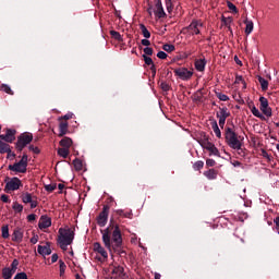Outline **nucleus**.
Returning <instances> with one entry per match:
<instances>
[{
  "instance_id": "44",
  "label": "nucleus",
  "mask_w": 279,
  "mask_h": 279,
  "mask_svg": "<svg viewBox=\"0 0 279 279\" xmlns=\"http://www.w3.org/2000/svg\"><path fill=\"white\" fill-rule=\"evenodd\" d=\"M142 58L144 59V62L147 64V66L154 65V60L150 57L143 54Z\"/></svg>"
},
{
  "instance_id": "60",
  "label": "nucleus",
  "mask_w": 279,
  "mask_h": 279,
  "mask_svg": "<svg viewBox=\"0 0 279 279\" xmlns=\"http://www.w3.org/2000/svg\"><path fill=\"white\" fill-rule=\"evenodd\" d=\"M7 158H9L10 160H14V158H16V154L11 150V153L8 154Z\"/></svg>"
},
{
  "instance_id": "12",
  "label": "nucleus",
  "mask_w": 279,
  "mask_h": 279,
  "mask_svg": "<svg viewBox=\"0 0 279 279\" xmlns=\"http://www.w3.org/2000/svg\"><path fill=\"white\" fill-rule=\"evenodd\" d=\"M201 145L203 149H207L210 153L209 156H219V149L215 144L208 142V140L203 141Z\"/></svg>"
},
{
  "instance_id": "19",
  "label": "nucleus",
  "mask_w": 279,
  "mask_h": 279,
  "mask_svg": "<svg viewBox=\"0 0 279 279\" xmlns=\"http://www.w3.org/2000/svg\"><path fill=\"white\" fill-rule=\"evenodd\" d=\"M37 252L38 254H40V256H49L51 255V245L49 244V242H47L45 246L38 245Z\"/></svg>"
},
{
  "instance_id": "18",
  "label": "nucleus",
  "mask_w": 279,
  "mask_h": 279,
  "mask_svg": "<svg viewBox=\"0 0 279 279\" xmlns=\"http://www.w3.org/2000/svg\"><path fill=\"white\" fill-rule=\"evenodd\" d=\"M206 64H207V61L205 58L196 59L194 62V66L196 71H198L199 73H204V71H206Z\"/></svg>"
},
{
  "instance_id": "50",
  "label": "nucleus",
  "mask_w": 279,
  "mask_h": 279,
  "mask_svg": "<svg viewBox=\"0 0 279 279\" xmlns=\"http://www.w3.org/2000/svg\"><path fill=\"white\" fill-rule=\"evenodd\" d=\"M46 191L48 193H53V190L57 189V185L56 184H48L45 186Z\"/></svg>"
},
{
  "instance_id": "52",
  "label": "nucleus",
  "mask_w": 279,
  "mask_h": 279,
  "mask_svg": "<svg viewBox=\"0 0 279 279\" xmlns=\"http://www.w3.org/2000/svg\"><path fill=\"white\" fill-rule=\"evenodd\" d=\"M14 279H27V274L25 272L16 274Z\"/></svg>"
},
{
  "instance_id": "34",
  "label": "nucleus",
  "mask_w": 279,
  "mask_h": 279,
  "mask_svg": "<svg viewBox=\"0 0 279 279\" xmlns=\"http://www.w3.org/2000/svg\"><path fill=\"white\" fill-rule=\"evenodd\" d=\"M1 232L2 239H10V227L8 225L2 226Z\"/></svg>"
},
{
  "instance_id": "6",
  "label": "nucleus",
  "mask_w": 279,
  "mask_h": 279,
  "mask_svg": "<svg viewBox=\"0 0 279 279\" xmlns=\"http://www.w3.org/2000/svg\"><path fill=\"white\" fill-rule=\"evenodd\" d=\"M34 141V135L32 133H22L17 136V141L15 143L16 151H23L27 145H29Z\"/></svg>"
},
{
  "instance_id": "11",
  "label": "nucleus",
  "mask_w": 279,
  "mask_h": 279,
  "mask_svg": "<svg viewBox=\"0 0 279 279\" xmlns=\"http://www.w3.org/2000/svg\"><path fill=\"white\" fill-rule=\"evenodd\" d=\"M0 138L4 141V143H14V141H16V130L7 129L5 134H1Z\"/></svg>"
},
{
  "instance_id": "23",
  "label": "nucleus",
  "mask_w": 279,
  "mask_h": 279,
  "mask_svg": "<svg viewBox=\"0 0 279 279\" xmlns=\"http://www.w3.org/2000/svg\"><path fill=\"white\" fill-rule=\"evenodd\" d=\"M248 108L254 117H257V119H262V121H265V116L260 113V111L256 108V106L253 105V102L248 106Z\"/></svg>"
},
{
  "instance_id": "4",
  "label": "nucleus",
  "mask_w": 279,
  "mask_h": 279,
  "mask_svg": "<svg viewBox=\"0 0 279 279\" xmlns=\"http://www.w3.org/2000/svg\"><path fill=\"white\" fill-rule=\"evenodd\" d=\"M27 165H29V156L27 153H23V156L19 162L9 165V171H14V173H27Z\"/></svg>"
},
{
  "instance_id": "5",
  "label": "nucleus",
  "mask_w": 279,
  "mask_h": 279,
  "mask_svg": "<svg viewBox=\"0 0 279 279\" xmlns=\"http://www.w3.org/2000/svg\"><path fill=\"white\" fill-rule=\"evenodd\" d=\"M4 192L5 193H14V191H19V189L23 187V181L19 179V177H5L4 179Z\"/></svg>"
},
{
  "instance_id": "47",
  "label": "nucleus",
  "mask_w": 279,
  "mask_h": 279,
  "mask_svg": "<svg viewBox=\"0 0 279 279\" xmlns=\"http://www.w3.org/2000/svg\"><path fill=\"white\" fill-rule=\"evenodd\" d=\"M28 150L33 151V154H36V155L40 154V148H38V146L29 145Z\"/></svg>"
},
{
  "instance_id": "36",
  "label": "nucleus",
  "mask_w": 279,
  "mask_h": 279,
  "mask_svg": "<svg viewBox=\"0 0 279 279\" xmlns=\"http://www.w3.org/2000/svg\"><path fill=\"white\" fill-rule=\"evenodd\" d=\"M110 36H112L114 40H118L119 43H123V36H121V33L117 31H110Z\"/></svg>"
},
{
  "instance_id": "29",
  "label": "nucleus",
  "mask_w": 279,
  "mask_h": 279,
  "mask_svg": "<svg viewBox=\"0 0 279 279\" xmlns=\"http://www.w3.org/2000/svg\"><path fill=\"white\" fill-rule=\"evenodd\" d=\"M211 130H214L215 135L217 138H221V130L219 129V124H217V120L211 122Z\"/></svg>"
},
{
  "instance_id": "53",
  "label": "nucleus",
  "mask_w": 279,
  "mask_h": 279,
  "mask_svg": "<svg viewBox=\"0 0 279 279\" xmlns=\"http://www.w3.org/2000/svg\"><path fill=\"white\" fill-rule=\"evenodd\" d=\"M215 165H217V161H215V159L206 160V167H215Z\"/></svg>"
},
{
  "instance_id": "51",
  "label": "nucleus",
  "mask_w": 279,
  "mask_h": 279,
  "mask_svg": "<svg viewBox=\"0 0 279 279\" xmlns=\"http://www.w3.org/2000/svg\"><path fill=\"white\" fill-rule=\"evenodd\" d=\"M157 58H159V60H167V52L165 51H159L157 53Z\"/></svg>"
},
{
  "instance_id": "35",
  "label": "nucleus",
  "mask_w": 279,
  "mask_h": 279,
  "mask_svg": "<svg viewBox=\"0 0 279 279\" xmlns=\"http://www.w3.org/2000/svg\"><path fill=\"white\" fill-rule=\"evenodd\" d=\"M69 154H71V150L69 148H59L58 155L61 156V158H69Z\"/></svg>"
},
{
  "instance_id": "28",
  "label": "nucleus",
  "mask_w": 279,
  "mask_h": 279,
  "mask_svg": "<svg viewBox=\"0 0 279 279\" xmlns=\"http://www.w3.org/2000/svg\"><path fill=\"white\" fill-rule=\"evenodd\" d=\"M244 24L246 25L245 34H246V36H250V34H252V32H254V22H252L250 20H245Z\"/></svg>"
},
{
  "instance_id": "45",
  "label": "nucleus",
  "mask_w": 279,
  "mask_h": 279,
  "mask_svg": "<svg viewBox=\"0 0 279 279\" xmlns=\"http://www.w3.org/2000/svg\"><path fill=\"white\" fill-rule=\"evenodd\" d=\"M259 104H260V109L262 108H267L268 106H269V100H267V98H265V97H260L259 98Z\"/></svg>"
},
{
  "instance_id": "54",
  "label": "nucleus",
  "mask_w": 279,
  "mask_h": 279,
  "mask_svg": "<svg viewBox=\"0 0 279 279\" xmlns=\"http://www.w3.org/2000/svg\"><path fill=\"white\" fill-rule=\"evenodd\" d=\"M70 119H73V113H66L62 118H60V121H69Z\"/></svg>"
},
{
  "instance_id": "33",
  "label": "nucleus",
  "mask_w": 279,
  "mask_h": 279,
  "mask_svg": "<svg viewBox=\"0 0 279 279\" xmlns=\"http://www.w3.org/2000/svg\"><path fill=\"white\" fill-rule=\"evenodd\" d=\"M0 90H2V93H7V95H14V90H12L8 84H1Z\"/></svg>"
},
{
  "instance_id": "43",
  "label": "nucleus",
  "mask_w": 279,
  "mask_h": 279,
  "mask_svg": "<svg viewBox=\"0 0 279 279\" xmlns=\"http://www.w3.org/2000/svg\"><path fill=\"white\" fill-rule=\"evenodd\" d=\"M160 88L165 93H169V90H171V85H169V83H167V82H161L160 83Z\"/></svg>"
},
{
  "instance_id": "56",
  "label": "nucleus",
  "mask_w": 279,
  "mask_h": 279,
  "mask_svg": "<svg viewBox=\"0 0 279 279\" xmlns=\"http://www.w3.org/2000/svg\"><path fill=\"white\" fill-rule=\"evenodd\" d=\"M36 215L35 214H31L27 216V221H36Z\"/></svg>"
},
{
  "instance_id": "39",
  "label": "nucleus",
  "mask_w": 279,
  "mask_h": 279,
  "mask_svg": "<svg viewBox=\"0 0 279 279\" xmlns=\"http://www.w3.org/2000/svg\"><path fill=\"white\" fill-rule=\"evenodd\" d=\"M227 8L233 13L239 14V9L231 1H227Z\"/></svg>"
},
{
  "instance_id": "26",
  "label": "nucleus",
  "mask_w": 279,
  "mask_h": 279,
  "mask_svg": "<svg viewBox=\"0 0 279 279\" xmlns=\"http://www.w3.org/2000/svg\"><path fill=\"white\" fill-rule=\"evenodd\" d=\"M34 195H32V193L29 192H23L21 195V199L23 202V204H29L33 199H34Z\"/></svg>"
},
{
  "instance_id": "24",
  "label": "nucleus",
  "mask_w": 279,
  "mask_h": 279,
  "mask_svg": "<svg viewBox=\"0 0 279 279\" xmlns=\"http://www.w3.org/2000/svg\"><path fill=\"white\" fill-rule=\"evenodd\" d=\"M204 175L205 178H207V180H217V175H219V172L215 169H209L204 172Z\"/></svg>"
},
{
  "instance_id": "13",
  "label": "nucleus",
  "mask_w": 279,
  "mask_h": 279,
  "mask_svg": "<svg viewBox=\"0 0 279 279\" xmlns=\"http://www.w3.org/2000/svg\"><path fill=\"white\" fill-rule=\"evenodd\" d=\"M125 278V268L123 266H116L111 271V279H123Z\"/></svg>"
},
{
  "instance_id": "48",
  "label": "nucleus",
  "mask_w": 279,
  "mask_h": 279,
  "mask_svg": "<svg viewBox=\"0 0 279 279\" xmlns=\"http://www.w3.org/2000/svg\"><path fill=\"white\" fill-rule=\"evenodd\" d=\"M260 110H262L263 114H265V117H271V109L269 106L266 108H262Z\"/></svg>"
},
{
  "instance_id": "63",
  "label": "nucleus",
  "mask_w": 279,
  "mask_h": 279,
  "mask_svg": "<svg viewBox=\"0 0 279 279\" xmlns=\"http://www.w3.org/2000/svg\"><path fill=\"white\" fill-rule=\"evenodd\" d=\"M51 263H58V254H52L51 256Z\"/></svg>"
},
{
  "instance_id": "46",
  "label": "nucleus",
  "mask_w": 279,
  "mask_h": 279,
  "mask_svg": "<svg viewBox=\"0 0 279 279\" xmlns=\"http://www.w3.org/2000/svg\"><path fill=\"white\" fill-rule=\"evenodd\" d=\"M218 99H220V101H229L230 97H228V95L222 94V93H218L217 94Z\"/></svg>"
},
{
  "instance_id": "17",
  "label": "nucleus",
  "mask_w": 279,
  "mask_h": 279,
  "mask_svg": "<svg viewBox=\"0 0 279 279\" xmlns=\"http://www.w3.org/2000/svg\"><path fill=\"white\" fill-rule=\"evenodd\" d=\"M12 241L14 243H22L23 242V229L22 228H15L12 234Z\"/></svg>"
},
{
  "instance_id": "31",
  "label": "nucleus",
  "mask_w": 279,
  "mask_h": 279,
  "mask_svg": "<svg viewBox=\"0 0 279 279\" xmlns=\"http://www.w3.org/2000/svg\"><path fill=\"white\" fill-rule=\"evenodd\" d=\"M73 165H74L75 171H82V169H84V162H82V159L80 158H75L73 160Z\"/></svg>"
},
{
  "instance_id": "59",
  "label": "nucleus",
  "mask_w": 279,
  "mask_h": 279,
  "mask_svg": "<svg viewBox=\"0 0 279 279\" xmlns=\"http://www.w3.org/2000/svg\"><path fill=\"white\" fill-rule=\"evenodd\" d=\"M29 204H31V208H36L38 206V201L33 198Z\"/></svg>"
},
{
  "instance_id": "41",
  "label": "nucleus",
  "mask_w": 279,
  "mask_h": 279,
  "mask_svg": "<svg viewBox=\"0 0 279 279\" xmlns=\"http://www.w3.org/2000/svg\"><path fill=\"white\" fill-rule=\"evenodd\" d=\"M194 171H202L204 169V161L198 160L193 165Z\"/></svg>"
},
{
  "instance_id": "7",
  "label": "nucleus",
  "mask_w": 279,
  "mask_h": 279,
  "mask_svg": "<svg viewBox=\"0 0 279 279\" xmlns=\"http://www.w3.org/2000/svg\"><path fill=\"white\" fill-rule=\"evenodd\" d=\"M174 75L183 82H189L193 77V71L186 68H178L173 70Z\"/></svg>"
},
{
  "instance_id": "22",
  "label": "nucleus",
  "mask_w": 279,
  "mask_h": 279,
  "mask_svg": "<svg viewBox=\"0 0 279 279\" xmlns=\"http://www.w3.org/2000/svg\"><path fill=\"white\" fill-rule=\"evenodd\" d=\"M66 132H69V122L61 121L59 124V137L62 138V136L66 135Z\"/></svg>"
},
{
  "instance_id": "49",
  "label": "nucleus",
  "mask_w": 279,
  "mask_h": 279,
  "mask_svg": "<svg viewBox=\"0 0 279 279\" xmlns=\"http://www.w3.org/2000/svg\"><path fill=\"white\" fill-rule=\"evenodd\" d=\"M144 56H154V48H150V47L144 48Z\"/></svg>"
},
{
  "instance_id": "61",
  "label": "nucleus",
  "mask_w": 279,
  "mask_h": 279,
  "mask_svg": "<svg viewBox=\"0 0 279 279\" xmlns=\"http://www.w3.org/2000/svg\"><path fill=\"white\" fill-rule=\"evenodd\" d=\"M31 243H33V245H36V243H38V235H34L33 238H31Z\"/></svg>"
},
{
  "instance_id": "1",
  "label": "nucleus",
  "mask_w": 279,
  "mask_h": 279,
  "mask_svg": "<svg viewBox=\"0 0 279 279\" xmlns=\"http://www.w3.org/2000/svg\"><path fill=\"white\" fill-rule=\"evenodd\" d=\"M100 232L102 234V243L110 254L116 252V254H119L120 256H125V251L121 248V245H123L121 228L119 227V223L114 222V219H111L108 228Z\"/></svg>"
},
{
  "instance_id": "15",
  "label": "nucleus",
  "mask_w": 279,
  "mask_h": 279,
  "mask_svg": "<svg viewBox=\"0 0 279 279\" xmlns=\"http://www.w3.org/2000/svg\"><path fill=\"white\" fill-rule=\"evenodd\" d=\"M155 15L157 19H165V16H167V13L165 12V9L162 8V1L161 0H157L155 3Z\"/></svg>"
},
{
  "instance_id": "14",
  "label": "nucleus",
  "mask_w": 279,
  "mask_h": 279,
  "mask_svg": "<svg viewBox=\"0 0 279 279\" xmlns=\"http://www.w3.org/2000/svg\"><path fill=\"white\" fill-rule=\"evenodd\" d=\"M204 23L202 21L193 20L191 24L187 26L189 32H192V34L199 35V27H202Z\"/></svg>"
},
{
  "instance_id": "62",
  "label": "nucleus",
  "mask_w": 279,
  "mask_h": 279,
  "mask_svg": "<svg viewBox=\"0 0 279 279\" xmlns=\"http://www.w3.org/2000/svg\"><path fill=\"white\" fill-rule=\"evenodd\" d=\"M274 223L276 225V230H279V216H277V217L274 219Z\"/></svg>"
},
{
  "instance_id": "8",
  "label": "nucleus",
  "mask_w": 279,
  "mask_h": 279,
  "mask_svg": "<svg viewBox=\"0 0 279 279\" xmlns=\"http://www.w3.org/2000/svg\"><path fill=\"white\" fill-rule=\"evenodd\" d=\"M16 269H19V259H13V262L11 263V267H4L2 269V278L12 279V276L16 274Z\"/></svg>"
},
{
  "instance_id": "42",
  "label": "nucleus",
  "mask_w": 279,
  "mask_h": 279,
  "mask_svg": "<svg viewBox=\"0 0 279 279\" xmlns=\"http://www.w3.org/2000/svg\"><path fill=\"white\" fill-rule=\"evenodd\" d=\"M12 208L15 213H23V205L19 204V202H14Z\"/></svg>"
},
{
  "instance_id": "9",
  "label": "nucleus",
  "mask_w": 279,
  "mask_h": 279,
  "mask_svg": "<svg viewBox=\"0 0 279 279\" xmlns=\"http://www.w3.org/2000/svg\"><path fill=\"white\" fill-rule=\"evenodd\" d=\"M109 215H110V206L104 205L101 213L97 217V223L100 228L106 227V223H108Z\"/></svg>"
},
{
  "instance_id": "16",
  "label": "nucleus",
  "mask_w": 279,
  "mask_h": 279,
  "mask_svg": "<svg viewBox=\"0 0 279 279\" xmlns=\"http://www.w3.org/2000/svg\"><path fill=\"white\" fill-rule=\"evenodd\" d=\"M38 227L40 230H47V228H51V218L48 216H41Z\"/></svg>"
},
{
  "instance_id": "20",
  "label": "nucleus",
  "mask_w": 279,
  "mask_h": 279,
  "mask_svg": "<svg viewBox=\"0 0 279 279\" xmlns=\"http://www.w3.org/2000/svg\"><path fill=\"white\" fill-rule=\"evenodd\" d=\"M94 252L100 254L102 258H108V252L106 251V248H104V246H101V243L99 242L94 243Z\"/></svg>"
},
{
  "instance_id": "30",
  "label": "nucleus",
  "mask_w": 279,
  "mask_h": 279,
  "mask_svg": "<svg viewBox=\"0 0 279 279\" xmlns=\"http://www.w3.org/2000/svg\"><path fill=\"white\" fill-rule=\"evenodd\" d=\"M233 21L234 20L232 17L222 16L221 23L222 25L228 27L229 32H232V27H230V25H232Z\"/></svg>"
},
{
  "instance_id": "37",
  "label": "nucleus",
  "mask_w": 279,
  "mask_h": 279,
  "mask_svg": "<svg viewBox=\"0 0 279 279\" xmlns=\"http://www.w3.org/2000/svg\"><path fill=\"white\" fill-rule=\"evenodd\" d=\"M258 82L262 86V90H267V88H269V82H267V80L263 78L262 76H258Z\"/></svg>"
},
{
  "instance_id": "21",
  "label": "nucleus",
  "mask_w": 279,
  "mask_h": 279,
  "mask_svg": "<svg viewBox=\"0 0 279 279\" xmlns=\"http://www.w3.org/2000/svg\"><path fill=\"white\" fill-rule=\"evenodd\" d=\"M114 213L118 217H123L124 219H132V217H134L132 209H129V210L117 209Z\"/></svg>"
},
{
  "instance_id": "10",
  "label": "nucleus",
  "mask_w": 279,
  "mask_h": 279,
  "mask_svg": "<svg viewBox=\"0 0 279 279\" xmlns=\"http://www.w3.org/2000/svg\"><path fill=\"white\" fill-rule=\"evenodd\" d=\"M217 119H219V125L221 130L226 126V119L230 117V110H228V107H219V111L216 113Z\"/></svg>"
},
{
  "instance_id": "32",
  "label": "nucleus",
  "mask_w": 279,
  "mask_h": 279,
  "mask_svg": "<svg viewBox=\"0 0 279 279\" xmlns=\"http://www.w3.org/2000/svg\"><path fill=\"white\" fill-rule=\"evenodd\" d=\"M140 29H141L144 38H151V33H149V31L147 29V26H145V24H140Z\"/></svg>"
},
{
  "instance_id": "2",
  "label": "nucleus",
  "mask_w": 279,
  "mask_h": 279,
  "mask_svg": "<svg viewBox=\"0 0 279 279\" xmlns=\"http://www.w3.org/2000/svg\"><path fill=\"white\" fill-rule=\"evenodd\" d=\"M75 239V231L71 228H60L59 229V236L57 239L58 245L66 252L69 245L73 244Z\"/></svg>"
},
{
  "instance_id": "3",
  "label": "nucleus",
  "mask_w": 279,
  "mask_h": 279,
  "mask_svg": "<svg viewBox=\"0 0 279 279\" xmlns=\"http://www.w3.org/2000/svg\"><path fill=\"white\" fill-rule=\"evenodd\" d=\"M225 141L231 149H235L236 151L241 150L243 147L241 140H239V134L230 126L225 129Z\"/></svg>"
},
{
  "instance_id": "57",
  "label": "nucleus",
  "mask_w": 279,
  "mask_h": 279,
  "mask_svg": "<svg viewBox=\"0 0 279 279\" xmlns=\"http://www.w3.org/2000/svg\"><path fill=\"white\" fill-rule=\"evenodd\" d=\"M244 83L245 81L243 80V76H241V75H236L235 76V84H239V83Z\"/></svg>"
},
{
  "instance_id": "58",
  "label": "nucleus",
  "mask_w": 279,
  "mask_h": 279,
  "mask_svg": "<svg viewBox=\"0 0 279 279\" xmlns=\"http://www.w3.org/2000/svg\"><path fill=\"white\" fill-rule=\"evenodd\" d=\"M142 45L144 47H149V45H151V41H149L148 39H142Z\"/></svg>"
},
{
  "instance_id": "38",
  "label": "nucleus",
  "mask_w": 279,
  "mask_h": 279,
  "mask_svg": "<svg viewBox=\"0 0 279 279\" xmlns=\"http://www.w3.org/2000/svg\"><path fill=\"white\" fill-rule=\"evenodd\" d=\"M59 271H60V277L64 276V272L66 271V264H64V260L60 259L59 260Z\"/></svg>"
},
{
  "instance_id": "40",
  "label": "nucleus",
  "mask_w": 279,
  "mask_h": 279,
  "mask_svg": "<svg viewBox=\"0 0 279 279\" xmlns=\"http://www.w3.org/2000/svg\"><path fill=\"white\" fill-rule=\"evenodd\" d=\"M163 51H167L168 53H171L173 51H175V46L171 45V44H165L162 46Z\"/></svg>"
},
{
  "instance_id": "25",
  "label": "nucleus",
  "mask_w": 279,
  "mask_h": 279,
  "mask_svg": "<svg viewBox=\"0 0 279 279\" xmlns=\"http://www.w3.org/2000/svg\"><path fill=\"white\" fill-rule=\"evenodd\" d=\"M11 149L12 147L10 146V144L0 140V154H9L10 156Z\"/></svg>"
},
{
  "instance_id": "64",
  "label": "nucleus",
  "mask_w": 279,
  "mask_h": 279,
  "mask_svg": "<svg viewBox=\"0 0 279 279\" xmlns=\"http://www.w3.org/2000/svg\"><path fill=\"white\" fill-rule=\"evenodd\" d=\"M150 71L153 75H156V64L150 65Z\"/></svg>"
},
{
  "instance_id": "27",
  "label": "nucleus",
  "mask_w": 279,
  "mask_h": 279,
  "mask_svg": "<svg viewBox=\"0 0 279 279\" xmlns=\"http://www.w3.org/2000/svg\"><path fill=\"white\" fill-rule=\"evenodd\" d=\"M59 145L65 149H69L71 145H73V140L71 137H63L60 142Z\"/></svg>"
},
{
  "instance_id": "55",
  "label": "nucleus",
  "mask_w": 279,
  "mask_h": 279,
  "mask_svg": "<svg viewBox=\"0 0 279 279\" xmlns=\"http://www.w3.org/2000/svg\"><path fill=\"white\" fill-rule=\"evenodd\" d=\"M1 202H3L4 204H10V196L2 194Z\"/></svg>"
}]
</instances>
